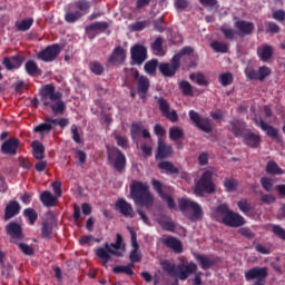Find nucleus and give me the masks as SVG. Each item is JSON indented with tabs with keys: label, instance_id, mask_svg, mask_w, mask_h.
Masks as SVG:
<instances>
[{
	"label": "nucleus",
	"instance_id": "f257e3e1",
	"mask_svg": "<svg viewBox=\"0 0 285 285\" xmlns=\"http://www.w3.org/2000/svg\"><path fill=\"white\" fill-rule=\"evenodd\" d=\"M195 49L193 47H184L176 55L173 56L170 62H161L158 65V70L163 75V77H175L179 68H181V59L183 57H187L189 62L186 65V68H197L198 57L197 55H193Z\"/></svg>",
	"mask_w": 285,
	"mask_h": 285
},
{
	"label": "nucleus",
	"instance_id": "f03ea898",
	"mask_svg": "<svg viewBox=\"0 0 285 285\" xmlns=\"http://www.w3.org/2000/svg\"><path fill=\"white\" fill-rule=\"evenodd\" d=\"M212 217L218 224H224V226H228L229 228H239V226L246 224V219L242 215L233 212L226 203L216 206L212 213Z\"/></svg>",
	"mask_w": 285,
	"mask_h": 285
},
{
	"label": "nucleus",
	"instance_id": "7ed1b4c3",
	"mask_svg": "<svg viewBox=\"0 0 285 285\" xmlns=\"http://www.w3.org/2000/svg\"><path fill=\"white\" fill-rule=\"evenodd\" d=\"M42 106L50 107L53 115H63L66 112V102L61 99L63 95L56 91L52 83L46 85L40 90Z\"/></svg>",
	"mask_w": 285,
	"mask_h": 285
},
{
	"label": "nucleus",
	"instance_id": "20e7f679",
	"mask_svg": "<svg viewBox=\"0 0 285 285\" xmlns=\"http://www.w3.org/2000/svg\"><path fill=\"white\" fill-rule=\"evenodd\" d=\"M126 250V245H124V236L121 234L116 235L115 243H105L102 247L96 249V256L101 259L102 266L108 268V262L114 257H124V252Z\"/></svg>",
	"mask_w": 285,
	"mask_h": 285
},
{
	"label": "nucleus",
	"instance_id": "39448f33",
	"mask_svg": "<svg viewBox=\"0 0 285 285\" xmlns=\"http://www.w3.org/2000/svg\"><path fill=\"white\" fill-rule=\"evenodd\" d=\"M130 195L137 206H144L147 210H153L155 196L150 193L148 184L134 180L130 185Z\"/></svg>",
	"mask_w": 285,
	"mask_h": 285
},
{
	"label": "nucleus",
	"instance_id": "423d86ee",
	"mask_svg": "<svg viewBox=\"0 0 285 285\" xmlns=\"http://www.w3.org/2000/svg\"><path fill=\"white\" fill-rule=\"evenodd\" d=\"M163 268L170 277H179L181 282H186L193 273H197V264L195 262H189L187 265H178L171 264L169 262H165L163 264Z\"/></svg>",
	"mask_w": 285,
	"mask_h": 285
},
{
	"label": "nucleus",
	"instance_id": "0eeeda50",
	"mask_svg": "<svg viewBox=\"0 0 285 285\" xmlns=\"http://www.w3.org/2000/svg\"><path fill=\"white\" fill-rule=\"evenodd\" d=\"M214 175L215 173L208 169L203 173L195 185L196 195L202 196L204 193H207V195H213V193H215V183L213 181Z\"/></svg>",
	"mask_w": 285,
	"mask_h": 285
},
{
	"label": "nucleus",
	"instance_id": "6e6552de",
	"mask_svg": "<svg viewBox=\"0 0 285 285\" xmlns=\"http://www.w3.org/2000/svg\"><path fill=\"white\" fill-rule=\"evenodd\" d=\"M107 159L117 173H124L126 170V155L119 148L107 146Z\"/></svg>",
	"mask_w": 285,
	"mask_h": 285
},
{
	"label": "nucleus",
	"instance_id": "1a4fd4ad",
	"mask_svg": "<svg viewBox=\"0 0 285 285\" xmlns=\"http://www.w3.org/2000/svg\"><path fill=\"white\" fill-rule=\"evenodd\" d=\"M178 206L181 213H186V210L190 208L193 212V214L189 216L190 222H199L204 217V209H202V205L194 200L180 198L178 200Z\"/></svg>",
	"mask_w": 285,
	"mask_h": 285
},
{
	"label": "nucleus",
	"instance_id": "9d476101",
	"mask_svg": "<svg viewBox=\"0 0 285 285\" xmlns=\"http://www.w3.org/2000/svg\"><path fill=\"white\" fill-rule=\"evenodd\" d=\"M151 186L155 193H157L158 197H160L163 202H166L170 210H175V208H177V204H175V198H173V195L166 193V190H168L167 186H165L160 180H157L155 178L151 179Z\"/></svg>",
	"mask_w": 285,
	"mask_h": 285
},
{
	"label": "nucleus",
	"instance_id": "9b49d317",
	"mask_svg": "<svg viewBox=\"0 0 285 285\" xmlns=\"http://www.w3.org/2000/svg\"><path fill=\"white\" fill-rule=\"evenodd\" d=\"M266 277H268V267H252L245 272L246 282H253L254 284L266 285Z\"/></svg>",
	"mask_w": 285,
	"mask_h": 285
},
{
	"label": "nucleus",
	"instance_id": "f8f14e48",
	"mask_svg": "<svg viewBox=\"0 0 285 285\" xmlns=\"http://www.w3.org/2000/svg\"><path fill=\"white\" fill-rule=\"evenodd\" d=\"M148 59V49L144 45H135L130 49V66H144Z\"/></svg>",
	"mask_w": 285,
	"mask_h": 285
},
{
	"label": "nucleus",
	"instance_id": "ddd939ff",
	"mask_svg": "<svg viewBox=\"0 0 285 285\" xmlns=\"http://www.w3.org/2000/svg\"><path fill=\"white\" fill-rule=\"evenodd\" d=\"M6 234L10 237L11 244H19V242H22L24 235H23V226H21L20 223H17L14 220H11L4 227Z\"/></svg>",
	"mask_w": 285,
	"mask_h": 285
},
{
	"label": "nucleus",
	"instance_id": "4468645a",
	"mask_svg": "<svg viewBox=\"0 0 285 285\" xmlns=\"http://www.w3.org/2000/svg\"><path fill=\"white\" fill-rule=\"evenodd\" d=\"M60 52H61V45L55 43L41 50L38 53V59H40V61H45V63H50L51 61H55L57 57H59Z\"/></svg>",
	"mask_w": 285,
	"mask_h": 285
},
{
	"label": "nucleus",
	"instance_id": "2eb2a0df",
	"mask_svg": "<svg viewBox=\"0 0 285 285\" xmlns=\"http://www.w3.org/2000/svg\"><path fill=\"white\" fill-rule=\"evenodd\" d=\"M189 118L191 119L193 124H195L196 128L203 130V132H213L210 119L202 117L199 112L195 110L189 111Z\"/></svg>",
	"mask_w": 285,
	"mask_h": 285
},
{
	"label": "nucleus",
	"instance_id": "dca6fc26",
	"mask_svg": "<svg viewBox=\"0 0 285 285\" xmlns=\"http://www.w3.org/2000/svg\"><path fill=\"white\" fill-rule=\"evenodd\" d=\"M254 122L256 126H259L261 130L266 132L267 137H271L276 144H282V136L279 135V130L277 128L273 127V125L266 124L264 120L254 119Z\"/></svg>",
	"mask_w": 285,
	"mask_h": 285
},
{
	"label": "nucleus",
	"instance_id": "f3484780",
	"mask_svg": "<svg viewBox=\"0 0 285 285\" xmlns=\"http://www.w3.org/2000/svg\"><path fill=\"white\" fill-rule=\"evenodd\" d=\"M23 61H26V57L21 55H14L11 57H4L2 59V66H4L6 70H19L21 66H23Z\"/></svg>",
	"mask_w": 285,
	"mask_h": 285
},
{
	"label": "nucleus",
	"instance_id": "a211bd4d",
	"mask_svg": "<svg viewBox=\"0 0 285 285\" xmlns=\"http://www.w3.org/2000/svg\"><path fill=\"white\" fill-rule=\"evenodd\" d=\"M115 206L116 210H118L122 217H128L129 219L135 217V209L132 208V205L126 200V198H118Z\"/></svg>",
	"mask_w": 285,
	"mask_h": 285
},
{
	"label": "nucleus",
	"instance_id": "6ab92c4d",
	"mask_svg": "<svg viewBox=\"0 0 285 285\" xmlns=\"http://www.w3.org/2000/svg\"><path fill=\"white\" fill-rule=\"evenodd\" d=\"M242 141L248 148H259V146H262V136L259 134H255L250 129H247Z\"/></svg>",
	"mask_w": 285,
	"mask_h": 285
},
{
	"label": "nucleus",
	"instance_id": "aec40b11",
	"mask_svg": "<svg viewBox=\"0 0 285 285\" xmlns=\"http://www.w3.org/2000/svg\"><path fill=\"white\" fill-rule=\"evenodd\" d=\"M21 141L19 138H9L1 145V153L2 155H10L11 157H14L17 155V151L19 150V145Z\"/></svg>",
	"mask_w": 285,
	"mask_h": 285
},
{
	"label": "nucleus",
	"instance_id": "412c9836",
	"mask_svg": "<svg viewBox=\"0 0 285 285\" xmlns=\"http://www.w3.org/2000/svg\"><path fill=\"white\" fill-rule=\"evenodd\" d=\"M130 235H131L132 249L129 254V259L131 264H139V262H141V253H139V243L137 242V233L131 229Z\"/></svg>",
	"mask_w": 285,
	"mask_h": 285
},
{
	"label": "nucleus",
	"instance_id": "4be33fe9",
	"mask_svg": "<svg viewBox=\"0 0 285 285\" xmlns=\"http://www.w3.org/2000/svg\"><path fill=\"white\" fill-rule=\"evenodd\" d=\"M21 213V205L17 200H10L4 208V222H10V219L17 217Z\"/></svg>",
	"mask_w": 285,
	"mask_h": 285
},
{
	"label": "nucleus",
	"instance_id": "5701e85b",
	"mask_svg": "<svg viewBox=\"0 0 285 285\" xmlns=\"http://www.w3.org/2000/svg\"><path fill=\"white\" fill-rule=\"evenodd\" d=\"M126 62V49L124 47L118 46L114 49L111 55L108 58V63L117 65V63H125Z\"/></svg>",
	"mask_w": 285,
	"mask_h": 285
},
{
	"label": "nucleus",
	"instance_id": "b1692460",
	"mask_svg": "<svg viewBox=\"0 0 285 285\" xmlns=\"http://www.w3.org/2000/svg\"><path fill=\"white\" fill-rule=\"evenodd\" d=\"M229 126H232V132L238 139H242L248 129H246V122L240 119H234L229 121Z\"/></svg>",
	"mask_w": 285,
	"mask_h": 285
},
{
	"label": "nucleus",
	"instance_id": "393cba45",
	"mask_svg": "<svg viewBox=\"0 0 285 285\" xmlns=\"http://www.w3.org/2000/svg\"><path fill=\"white\" fill-rule=\"evenodd\" d=\"M173 155V145H167L164 138H158L157 159H168Z\"/></svg>",
	"mask_w": 285,
	"mask_h": 285
},
{
	"label": "nucleus",
	"instance_id": "a878e982",
	"mask_svg": "<svg viewBox=\"0 0 285 285\" xmlns=\"http://www.w3.org/2000/svg\"><path fill=\"white\" fill-rule=\"evenodd\" d=\"M163 244L164 246H166V248H170L171 250H174V253H184V245L181 244V240H179L175 236H167L163 239Z\"/></svg>",
	"mask_w": 285,
	"mask_h": 285
},
{
	"label": "nucleus",
	"instance_id": "bb28decb",
	"mask_svg": "<svg viewBox=\"0 0 285 285\" xmlns=\"http://www.w3.org/2000/svg\"><path fill=\"white\" fill-rule=\"evenodd\" d=\"M148 90H150V80L146 76H140L137 82V92L140 99H146Z\"/></svg>",
	"mask_w": 285,
	"mask_h": 285
},
{
	"label": "nucleus",
	"instance_id": "cd10ccee",
	"mask_svg": "<svg viewBox=\"0 0 285 285\" xmlns=\"http://www.w3.org/2000/svg\"><path fill=\"white\" fill-rule=\"evenodd\" d=\"M234 26L244 37L253 35V30H255V24L245 20H237Z\"/></svg>",
	"mask_w": 285,
	"mask_h": 285
},
{
	"label": "nucleus",
	"instance_id": "c85d7f7f",
	"mask_svg": "<svg viewBox=\"0 0 285 285\" xmlns=\"http://www.w3.org/2000/svg\"><path fill=\"white\" fill-rule=\"evenodd\" d=\"M273 52L274 49L271 45H262V47L257 48V57L264 63H266V61H268L269 59H273Z\"/></svg>",
	"mask_w": 285,
	"mask_h": 285
},
{
	"label": "nucleus",
	"instance_id": "c756f323",
	"mask_svg": "<svg viewBox=\"0 0 285 285\" xmlns=\"http://www.w3.org/2000/svg\"><path fill=\"white\" fill-rule=\"evenodd\" d=\"M52 218H47L42 222L41 225V237L42 239H51L52 238Z\"/></svg>",
	"mask_w": 285,
	"mask_h": 285
},
{
	"label": "nucleus",
	"instance_id": "7c9ffc66",
	"mask_svg": "<svg viewBox=\"0 0 285 285\" xmlns=\"http://www.w3.org/2000/svg\"><path fill=\"white\" fill-rule=\"evenodd\" d=\"M31 146H32L35 159H38V161H41V159H45L46 147L43 146V144L39 142V140H35L32 141Z\"/></svg>",
	"mask_w": 285,
	"mask_h": 285
},
{
	"label": "nucleus",
	"instance_id": "2f4dec72",
	"mask_svg": "<svg viewBox=\"0 0 285 285\" xmlns=\"http://www.w3.org/2000/svg\"><path fill=\"white\" fill-rule=\"evenodd\" d=\"M24 70L29 77H39L41 75V69L35 60H29L24 63Z\"/></svg>",
	"mask_w": 285,
	"mask_h": 285
},
{
	"label": "nucleus",
	"instance_id": "473e14b6",
	"mask_svg": "<svg viewBox=\"0 0 285 285\" xmlns=\"http://www.w3.org/2000/svg\"><path fill=\"white\" fill-rule=\"evenodd\" d=\"M72 9H70V4H68L67 9H66V14H65V21L67 23H77V21H79V19H81V17H83V13H81V11H71Z\"/></svg>",
	"mask_w": 285,
	"mask_h": 285
},
{
	"label": "nucleus",
	"instance_id": "72a5a7b5",
	"mask_svg": "<svg viewBox=\"0 0 285 285\" xmlns=\"http://www.w3.org/2000/svg\"><path fill=\"white\" fill-rule=\"evenodd\" d=\"M79 10L78 12H81L82 17L83 14H88V10H90V2L86 0L77 1L69 4V10Z\"/></svg>",
	"mask_w": 285,
	"mask_h": 285
},
{
	"label": "nucleus",
	"instance_id": "f704fd0d",
	"mask_svg": "<svg viewBox=\"0 0 285 285\" xmlns=\"http://www.w3.org/2000/svg\"><path fill=\"white\" fill-rule=\"evenodd\" d=\"M40 202L43 204V206H47V208H50L55 206V203L57 202V197L52 195L49 190H45L40 195Z\"/></svg>",
	"mask_w": 285,
	"mask_h": 285
},
{
	"label": "nucleus",
	"instance_id": "c9c22d12",
	"mask_svg": "<svg viewBox=\"0 0 285 285\" xmlns=\"http://www.w3.org/2000/svg\"><path fill=\"white\" fill-rule=\"evenodd\" d=\"M158 168L160 170H166L167 175H179V168L168 160L160 161Z\"/></svg>",
	"mask_w": 285,
	"mask_h": 285
},
{
	"label": "nucleus",
	"instance_id": "e433bc0d",
	"mask_svg": "<svg viewBox=\"0 0 285 285\" xmlns=\"http://www.w3.org/2000/svg\"><path fill=\"white\" fill-rule=\"evenodd\" d=\"M197 262L199 263L203 271H208V268H213L215 266L216 262L215 259H210L209 257L198 254L196 256Z\"/></svg>",
	"mask_w": 285,
	"mask_h": 285
},
{
	"label": "nucleus",
	"instance_id": "4c0bfd02",
	"mask_svg": "<svg viewBox=\"0 0 285 285\" xmlns=\"http://www.w3.org/2000/svg\"><path fill=\"white\" fill-rule=\"evenodd\" d=\"M134 267H135V264H132V263H129L126 266L118 265V266L114 267V273L116 275L125 274V275H129V277H132V275H135V272L132 271Z\"/></svg>",
	"mask_w": 285,
	"mask_h": 285
},
{
	"label": "nucleus",
	"instance_id": "58836bf2",
	"mask_svg": "<svg viewBox=\"0 0 285 285\" xmlns=\"http://www.w3.org/2000/svg\"><path fill=\"white\" fill-rule=\"evenodd\" d=\"M151 50L157 57H164V38L157 37L156 40L151 43Z\"/></svg>",
	"mask_w": 285,
	"mask_h": 285
},
{
	"label": "nucleus",
	"instance_id": "ea45409f",
	"mask_svg": "<svg viewBox=\"0 0 285 285\" xmlns=\"http://www.w3.org/2000/svg\"><path fill=\"white\" fill-rule=\"evenodd\" d=\"M105 30H108V22L102 21V22H94L89 26L86 27V32H105Z\"/></svg>",
	"mask_w": 285,
	"mask_h": 285
},
{
	"label": "nucleus",
	"instance_id": "a19ab883",
	"mask_svg": "<svg viewBox=\"0 0 285 285\" xmlns=\"http://www.w3.org/2000/svg\"><path fill=\"white\" fill-rule=\"evenodd\" d=\"M189 79L191 81H195L197 86L208 87L210 85V82L206 80V75H204L203 72L190 73Z\"/></svg>",
	"mask_w": 285,
	"mask_h": 285
},
{
	"label": "nucleus",
	"instance_id": "79ce46f5",
	"mask_svg": "<svg viewBox=\"0 0 285 285\" xmlns=\"http://www.w3.org/2000/svg\"><path fill=\"white\" fill-rule=\"evenodd\" d=\"M157 66H159V60L151 59L145 63L144 70L147 75L155 77L157 75Z\"/></svg>",
	"mask_w": 285,
	"mask_h": 285
},
{
	"label": "nucleus",
	"instance_id": "37998d69",
	"mask_svg": "<svg viewBox=\"0 0 285 285\" xmlns=\"http://www.w3.org/2000/svg\"><path fill=\"white\" fill-rule=\"evenodd\" d=\"M266 173L268 175H284V170L275 163V160H271L266 165Z\"/></svg>",
	"mask_w": 285,
	"mask_h": 285
},
{
	"label": "nucleus",
	"instance_id": "c03bdc74",
	"mask_svg": "<svg viewBox=\"0 0 285 285\" xmlns=\"http://www.w3.org/2000/svg\"><path fill=\"white\" fill-rule=\"evenodd\" d=\"M179 90H181L184 97H193L195 94L193 91V85L188 82L187 80H181L178 83Z\"/></svg>",
	"mask_w": 285,
	"mask_h": 285
},
{
	"label": "nucleus",
	"instance_id": "a18cd8bd",
	"mask_svg": "<svg viewBox=\"0 0 285 285\" xmlns=\"http://www.w3.org/2000/svg\"><path fill=\"white\" fill-rule=\"evenodd\" d=\"M169 139L171 141H178L179 139H184V129L179 127H170L169 128Z\"/></svg>",
	"mask_w": 285,
	"mask_h": 285
},
{
	"label": "nucleus",
	"instance_id": "49530a36",
	"mask_svg": "<svg viewBox=\"0 0 285 285\" xmlns=\"http://www.w3.org/2000/svg\"><path fill=\"white\" fill-rule=\"evenodd\" d=\"M23 215L29 219L30 226H35V224H37V219H39V214L32 208H26L23 210Z\"/></svg>",
	"mask_w": 285,
	"mask_h": 285
},
{
	"label": "nucleus",
	"instance_id": "de8ad7c7",
	"mask_svg": "<svg viewBox=\"0 0 285 285\" xmlns=\"http://www.w3.org/2000/svg\"><path fill=\"white\" fill-rule=\"evenodd\" d=\"M210 48H213L214 52H220L222 55L228 52V45L226 42L215 40L210 43Z\"/></svg>",
	"mask_w": 285,
	"mask_h": 285
},
{
	"label": "nucleus",
	"instance_id": "09e8293b",
	"mask_svg": "<svg viewBox=\"0 0 285 285\" xmlns=\"http://www.w3.org/2000/svg\"><path fill=\"white\" fill-rule=\"evenodd\" d=\"M154 99H156L161 115L165 116L170 110V102L166 98H159L157 96Z\"/></svg>",
	"mask_w": 285,
	"mask_h": 285
},
{
	"label": "nucleus",
	"instance_id": "8fccbe9b",
	"mask_svg": "<svg viewBox=\"0 0 285 285\" xmlns=\"http://www.w3.org/2000/svg\"><path fill=\"white\" fill-rule=\"evenodd\" d=\"M220 32L227 41H235L237 37V30L227 27H220Z\"/></svg>",
	"mask_w": 285,
	"mask_h": 285
},
{
	"label": "nucleus",
	"instance_id": "3c124183",
	"mask_svg": "<svg viewBox=\"0 0 285 285\" xmlns=\"http://www.w3.org/2000/svg\"><path fill=\"white\" fill-rule=\"evenodd\" d=\"M32 23H35V19L27 18V19H23L21 22H17L16 27L21 32H28V30H30V28H32Z\"/></svg>",
	"mask_w": 285,
	"mask_h": 285
},
{
	"label": "nucleus",
	"instance_id": "603ef678",
	"mask_svg": "<svg viewBox=\"0 0 285 285\" xmlns=\"http://www.w3.org/2000/svg\"><path fill=\"white\" fill-rule=\"evenodd\" d=\"M218 81L222 86L226 88V86H230L234 81L233 73L230 72H223L218 76Z\"/></svg>",
	"mask_w": 285,
	"mask_h": 285
},
{
	"label": "nucleus",
	"instance_id": "864d4df0",
	"mask_svg": "<svg viewBox=\"0 0 285 285\" xmlns=\"http://www.w3.org/2000/svg\"><path fill=\"white\" fill-rule=\"evenodd\" d=\"M99 244V242H101V239L99 238H95V236L92 235H87V236H81L79 239V244L80 246H92V243Z\"/></svg>",
	"mask_w": 285,
	"mask_h": 285
},
{
	"label": "nucleus",
	"instance_id": "5fc2aeb1",
	"mask_svg": "<svg viewBox=\"0 0 285 285\" xmlns=\"http://www.w3.org/2000/svg\"><path fill=\"white\" fill-rule=\"evenodd\" d=\"M154 30L156 32H164L166 30V19L164 16L153 21Z\"/></svg>",
	"mask_w": 285,
	"mask_h": 285
},
{
	"label": "nucleus",
	"instance_id": "6e6d98bb",
	"mask_svg": "<svg viewBox=\"0 0 285 285\" xmlns=\"http://www.w3.org/2000/svg\"><path fill=\"white\" fill-rule=\"evenodd\" d=\"M158 224L163 230H167L168 233H175V228H177L173 220H158Z\"/></svg>",
	"mask_w": 285,
	"mask_h": 285
},
{
	"label": "nucleus",
	"instance_id": "4d7b16f0",
	"mask_svg": "<svg viewBox=\"0 0 285 285\" xmlns=\"http://www.w3.org/2000/svg\"><path fill=\"white\" fill-rule=\"evenodd\" d=\"M51 130H52V125L49 124L48 121L42 122V124H40V125H38V126H36V127L33 128V132H40V134L46 132L47 135H48V132H50Z\"/></svg>",
	"mask_w": 285,
	"mask_h": 285
},
{
	"label": "nucleus",
	"instance_id": "13d9d810",
	"mask_svg": "<svg viewBox=\"0 0 285 285\" xmlns=\"http://www.w3.org/2000/svg\"><path fill=\"white\" fill-rule=\"evenodd\" d=\"M237 206L239 208V210L242 213H244V215H248L250 210H253V207L250 206V204L248 203L247 199H242L237 203Z\"/></svg>",
	"mask_w": 285,
	"mask_h": 285
},
{
	"label": "nucleus",
	"instance_id": "bf43d9fd",
	"mask_svg": "<svg viewBox=\"0 0 285 285\" xmlns=\"http://www.w3.org/2000/svg\"><path fill=\"white\" fill-rule=\"evenodd\" d=\"M89 68L94 75H104V65L99 61L90 62Z\"/></svg>",
	"mask_w": 285,
	"mask_h": 285
},
{
	"label": "nucleus",
	"instance_id": "052dcab7",
	"mask_svg": "<svg viewBox=\"0 0 285 285\" xmlns=\"http://www.w3.org/2000/svg\"><path fill=\"white\" fill-rule=\"evenodd\" d=\"M273 70L266 66H262L258 68V81H264L266 77H271Z\"/></svg>",
	"mask_w": 285,
	"mask_h": 285
},
{
	"label": "nucleus",
	"instance_id": "680f3d73",
	"mask_svg": "<svg viewBox=\"0 0 285 285\" xmlns=\"http://www.w3.org/2000/svg\"><path fill=\"white\" fill-rule=\"evenodd\" d=\"M16 246H18V248H20V250H21V253H23V255H28L29 257L35 255V249L26 243H18V244H16Z\"/></svg>",
	"mask_w": 285,
	"mask_h": 285
},
{
	"label": "nucleus",
	"instance_id": "e2e57ef3",
	"mask_svg": "<svg viewBox=\"0 0 285 285\" xmlns=\"http://www.w3.org/2000/svg\"><path fill=\"white\" fill-rule=\"evenodd\" d=\"M131 139H139V135H141V122L131 124Z\"/></svg>",
	"mask_w": 285,
	"mask_h": 285
},
{
	"label": "nucleus",
	"instance_id": "0e129e2a",
	"mask_svg": "<svg viewBox=\"0 0 285 285\" xmlns=\"http://www.w3.org/2000/svg\"><path fill=\"white\" fill-rule=\"evenodd\" d=\"M245 75L249 81H259V70L248 68L245 70Z\"/></svg>",
	"mask_w": 285,
	"mask_h": 285
},
{
	"label": "nucleus",
	"instance_id": "69168bd1",
	"mask_svg": "<svg viewBox=\"0 0 285 285\" xmlns=\"http://www.w3.org/2000/svg\"><path fill=\"white\" fill-rule=\"evenodd\" d=\"M71 139L76 144H81V135L79 134V127L77 125L71 126Z\"/></svg>",
	"mask_w": 285,
	"mask_h": 285
},
{
	"label": "nucleus",
	"instance_id": "338daca9",
	"mask_svg": "<svg viewBox=\"0 0 285 285\" xmlns=\"http://www.w3.org/2000/svg\"><path fill=\"white\" fill-rule=\"evenodd\" d=\"M272 17L273 19H275V21L282 23L283 21H285V11L283 9L275 10L272 13Z\"/></svg>",
	"mask_w": 285,
	"mask_h": 285
},
{
	"label": "nucleus",
	"instance_id": "774afa93",
	"mask_svg": "<svg viewBox=\"0 0 285 285\" xmlns=\"http://www.w3.org/2000/svg\"><path fill=\"white\" fill-rule=\"evenodd\" d=\"M272 232L274 233V235H277L279 239H283L285 242V229L282 228V226L274 225Z\"/></svg>",
	"mask_w": 285,
	"mask_h": 285
}]
</instances>
